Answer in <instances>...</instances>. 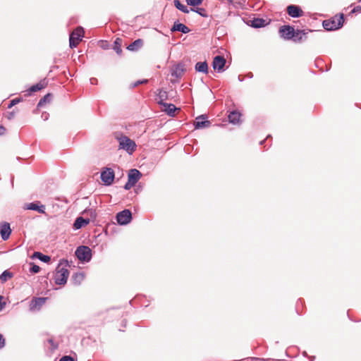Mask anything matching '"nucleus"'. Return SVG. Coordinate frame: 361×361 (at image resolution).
<instances>
[{
    "mask_svg": "<svg viewBox=\"0 0 361 361\" xmlns=\"http://www.w3.org/2000/svg\"><path fill=\"white\" fill-rule=\"evenodd\" d=\"M343 14H341L338 18L335 17L331 19L324 20L322 25L326 30L332 31L341 28L343 26Z\"/></svg>",
    "mask_w": 361,
    "mask_h": 361,
    "instance_id": "f257e3e1",
    "label": "nucleus"
},
{
    "mask_svg": "<svg viewBox=\"0 0 361 361\" xmlns=\"http://www.w3.org/2000/svg\"><path fill=\"white\" fill-rule=\"evenodd\" d=\"M119 142V149L126 150L129 154H132L136 149L135 142L126 135L117 137Z\"/></svg>",
    "mask_w": 361,
    "mask_h": 361,
    "instance_id": "f03ea898",
    "label": "nucleus"
},
{
    "mask_svg": "<svg viewBox=\"0 0 361 361\" xmlns=\"http://www.w3.org/2000/svg\"><path fill=\"white\" fill-rule=\"evenodd\" d=\"M75 256L82 262H89L92 257V250L86 245H80L75 250Z\"/></svg>",
    "mask_w": 361,
    "mask_h": 361,
    "instance_id": "7ed1b4c3",
    "label": "nucleus"
},
{
    "mask_svg": "<svg viewBox=\"0 0 361 361\" xmlns=\"http://www.w3.org/2000/svg\"><path fill=\"white\" fill-rule=\"evenodd\" d=\"M61 264V262L56 268L54 281L57 285H65L69 276V271L66 268L60 267Z\"/></svg>",
    "mask_w": 361,
    "mask_h": 361,
    "instance_id": "20e7f679",
    "label": "nucleus"
},
{
    "mask_svg": "<svg viewBox=\"0 0 361 361\" xmlns=\"http://www.w3.org/2000/svg\"><path fill=\"white\" fill-rule=\"evenodd\" d=\"M83 33V28L82 27H78L70 35L69 46L71 48L73 49L78 46L79 42L82 40Z\"/></svg>",
    "mask_w": 361,
    "mask_h": 361,
    "instance_id": "39448f33",
    "label": "nucleus"
},
{
    "mask_svg": "<svg viewBox=\"0 0 361 361\" xmlns=\"http://www.w3.org/2000/svg\"><path fill=\"white\" fill-rule=\"evenodd\" d=\"M100 178L105 185L109 186L114 180L115 173L111 168L104 167L101 171Z\"/></svg>",
    "mask_w": 361,
    "mask_h": 361,
    "instance_id": "423d86ee",
    "label": "nucleus"
},
{
    "mask_svg": "<svg viewBox=\"0 0 361 361\" xmlns=\"http://www.w3.org/2000/svg\"><path fill=\"white\" fill-rule=\"evenodd\" d=\"M116 219L119 225H127L132 221V213L129 209H123L117 213Z\"/></svg>",
    "mask_w": 361,
    "mask_h": 361,
    "instance_id": "0eeeda50",
    "label": "nucleus"
},
{
    "mask_svg": "<svg viewBox=\"0 0 361 361\" xmlns=\"http://www.w3.org/2000/svg\"><path fill=\"white\" fill-rule=\"evenodd\" d=\"M279 34L284 39L290 40L294 37L295 29L289 25H283L279 28Z\"/></svg>",
    "mask_w": 361,
    "mask_h": 361,
    "instance_id": "6e6552de",
    "label": "nucleus"
},
{
    "mask_svg": "<svg viewBox=\"0 0 361 361\" xmlns=\"http://www.w3.org/2000/svg\"><path fill=\"white\" fill-rule=\"evenodd\" d=\"M226 61L223 56L217 55L214 56L212 62V66L214 70L218 73H221L224 71V66Z\"/></svg>",
    "mask_w": 361,
    "mask_h": 361,
    "instance_id": "1a4fd4ad",
    "label": "nucleus"
},
{
    "mask_svg": "<svg viewBox=\"0 0 361 361\" xmlns=\"http://www.w3.org/2000/svg\"><path fill=\"white\" fill-rule=\"evenodd\" d=\"M207 116L205 114H202L196 118V121L194 122V127L195 129H201L204 128H208L211 125V122L207 120Z\"/></svg>",
    "mask_w": 361,
    "mask_h": 361,
    "instance_id": "9d476101",
    "label": "nucleus"
},
{
    "mask_svg": "<svg viewBox=\"0 0 361 361\" xmlns=\"http://www.w3.org/2000/svg\"><path fill=\"white\" fill-rule=\"evenodd\" d=\"M287 13L292 18H299L303 15V11L297 5L290 4L286 8Z\"/></svg>",
    "mask_w": 361,
    "mask_h": 361,
    "instance_id": "9b49d317",
    "label": "nucleus"
},
{
    "mask_svg": "<svg viewBox=\"0 0 361 361\" xmlns=\"http://www.w3.org/2000/svg\"><path fill=\"white\" fill-rule=\"evenodd\" d=\"M11 233V228L10 224L7 222L0 223V234L4 240L9 238Z\"/></svg>",
    "mask_w": 361,
    "mask_h": 361,
    "instance_id": "f8f14e48",
    "label": "nucleus"
},
{
    "mask_svg": "<svg viewBox=\"0 0 361 361\" xmlns=\"http://www.w3.org/2000/svg\"><path fill=\"white\" fill-rule=\"evenodd\" d=\"M25 209L37 211L40 214H45V205L40 204V202L36 201L25 205Z\"/></svg>",
    "mask_w": 361,
    "mask_h": 361,
    "instance_id": "ddd939ff",
    "label": "nucleus"
},
{
    "mask_svg": "<svg viewBox=\"0 0 361 361\" xmlns=\"http://www.w3.org/2000/svg\"><path fill=\"white\" fill-rule=\"evenodd\" d=\"M171 31L172 32H180L182 33L187 34L190 32V29L183 23L176 21L171 27Z\"/></svg>",
    "mask_w": 361,
    "mask_h": 361,
    "instance_id": "4468645a",
    "label": "nucleus"
},
{
    "mask_svg": "<svg viewBox=\"0 0 361 361\" xmlns=\"http://www.w3.org/2000/svg\"><path fill=\"white\" fill-rule=\"evenodd\" d=\"M158 104L164 107V111L169 116H174L176 110H178L174 104L166 102H158Z\"/></svg>",
    "mask_w": 361,
    "mask_h": 361,
    "instance_id": "2eb2a0df",
    "label": "nucleus"
},
{
    "mask_svg": "<svg viewBox=\"0 0 361 361\" xmlns=\"http://www.w3.org/2000/svg\"><path fill=\"white\" fill-rule=\"evenodd\" d=\"M185 71V65L183 63H179L172 68L171 75L176 77V78H180Z\"/></svg>",
    "mask_w": 361,
    "mask_h": 361,
    "instance_id": "dca6fc26",
    "label": "nucleus"
},
{
    "mask_svg": "<svg viewBox=\"0 0 361 361\" xmlns=\"http://www.w3.org/2000/svg\"><path fill=\"white\" fill-rule=\"evenodd\" d=\"M141 176L142 173L139 170L136 169H133L130 170L128 173V180H129V182L135 185V183L139 180Z\"/></svg>",
    "mask_w": 361,
    "mask_h": 361,
    "instance_id": "f3484780",
    "label": "nucleus"
},
{
    "mask_svg": "<svg viewBox=\"0 0 361 361\" xmlns=\"http://www.w3.org/2000/svg\"><path fill=\"white\" fill-rule=\"evenodd\" d=\"M46 300V298H33L30 304V310L39 309L44 304Z\"/></svg>",
    "mask_w": 361,
    "mask_h": 361,
    "instance_id": "a211bd4d",
    "label": "nucleus"
},
{
    "mask_svg": "<svg viewBox=\"0 0 361 361\" xmlns=\"http://www.w3.org/2000/svg\"><path fill=\"white\" fill-rule=\"evenodd\" d=\"M307 34L304 30H295L294 37L292 38V40L295 42H301L307 39Z\"/></svg>",
    "mask_w": 361,
    "mask_h": 361,
    "instance_id": "6ab92c4d",
    "label": "nucleus"
},
{
    "mask_svg": "<svg viewBox=\"0 0 361 361\" xmlns=\"http://www.w3.org/2000/svg\"><path fill=\"white\" fill-rule=\"evenodd\" d=\"M90 221L89 218H83L82 216L77 217L73 224V228L75 229H80L86 225H87Z\"/></svg>",
    "mask_w": 361,
    "mask_h": 361,
    "instance_id": "aec40b11",
    "label": "nucleus"
},
{
    "mask_svg": "<svg viewBox=\"0 0 361 361\" xmlns=\"http://www.w3.org/2000/svg\"><path fill=\"white\" fill-rule=\"evenodd\" d=\"M45 87L44 83L41 81L35 85H32L27 90L25 91V96H30L32 92L41 90Z\"/></svg>",
    "mask_w": 361,
    "mask_h": 361,
    "instance_id": "412c9836",
    "label": "nucleus"
},
{
    "mask_svg": "<svg viewBox=\"0 0 361 361\" xmlns=\"http://www.w3.org/2000/svg\"><path fill=\"white\" fill-rule=\"evenodd\" d=\"M241 114L237 111H232L228 116V121L231 123L238 124L240 123Z\"/></svg>",
    "mask_w": 361,
    "mask_h": 361,
    "instance_id": "4be33fe9",
    "label": "nucleus"
},
{
    "mask_svg": "<svg viewBox=\"0 0 361 361\" xmlns=\"http://www.w3.org/2000/svg\"><path fill=\"white\" fill-rule=\"evenodd\" d=\"M85 279V274L83 272H76L71 276L72 283L75 285H80Z\"/></svg>",
    "mask_w": 361,
    "mask_h": 361,
    "instance_id": "5701e85b",
    "label": "nucleus"
},
{
    "mask_svg": "<svg viewBox=\"0 0 361 361\" xmlns=\"http://www.w3.org/2000/svg\"><path fill=\"white\" fill-rule=\"evenodd\" d=\"M143 41L141 39H137L130 43L127 49L131 51H136L142 47Z\"/></svg>",
    "mask_w": 361,
    "mask_h": 361,
    "instance_id": "b1692460",
    "label": "nucleus"
},
{
    "mask_svg": "<svg viewBox=\"0 0 361 361\" xmlns=\"http://www.w3.org/2000/svg\"><path fill=\"white\" fill-rule=\"evenodd\" d=\"M195 70L197 72L207 73H208V64L207 61L197 62L195 66Z\"/></svg>",
    "mask_w": 361,
    "mask_h": 361,
    "instance_id": "393cba45",
    "label": "nucleus"
},
{
    "mask_svg": "<svg viewBox=\"0 0 361 361\" xmlns=\"http://www.w3.org/2000/svg\"><path fill=\"white\" fill-rule=\"evenodd\" d=\"M32 259H38L39 260H40L44 263H49L51 261L50 256L44 255L40 252H35L32 254Z\"/></svg>",
    "mask_w": 361,
    "mask_h": 361,
    "instance_id": "a878e982",
    "label": "nucleus"
},
{
    "mask_svg": "<svg viewBox=\"0 0 361 361\" xmlns=\"http://www.w3.org/2000/svg\"><path fill=\"white\" fill-rule=\"evenodd\" d=\"M173 4L175 7L184 13H189L190 8H188L187 6L180 3L179 0H174Z\"/></svg>",
    "mask_w": 361,
    "mask_h": 361,
    "instance_id": "bb28decb",
    "label": "nucleus"
},
{
    "mask_svg": "<svg viewBox=\"0 0 361 361\" xmlns=\"http://www.w3.org/2000/svg\"><path fill=\"white\" fill-rule=\"evenodd\" d=\"M121 44L122 39L120 38H116L114 42L113 49L118 55L122 54Z\"/></svg>",
    "mask_w": 361,
    "mask_h": 361,
    "instance_id": "cd10ccee",
    "label": "nucleus"
},
{
    "mask_svg": "<svg viewBox=\"0 0 361 361\" xmlns=\"http://www.w3.org/2000/svg\"><path fill=\"white\" fill-rule=\"evenodd\" d=\"M190 11L192 12L197 13L202 17H204V18L208 17L207 12L204 8L192 6V8H190Z\"/></svg>",
    "mask_w": 361,
    "mask_h": 361,
    "instance_id": "c85d7f7f",
    "label": "nucleus"
},
{
    "mask_svg": "<svg viewBox=\"0 0 361 361\" xmlns=\"http://www.w3.org/2000/svg\"><path fill=\"white\" fill-rule=\"evenodd\" d=\"M13 276V274L12 272L9 271L8 270H5L0 275V281L1 283H5Z\"/></svg>",
    "mask_w": 361,
    "mask_h": 361,
    "instance_id": "c756f323",
    "label": "nucleus"
},
{
    "mask_svg": "<svg viewBox=\"0 0 361 361\" xmlns=\"http://www.w3.org/2000/svg\"><path fill=\"white\" fill-rule=\"evenodd\" d=\"M51 94L47 93L42 98H41L37 104V108L42 107L44 104L49 103L51 99Z\"/></svg>",
    "mask_w": 361,
    "mask_h": 361,
    "instance_id": "7c9ffc66",
    "label": "nucleus"
},
{
    "mask_svg": "<svg viewBox=\"0 0 361 361\" xmlns=\"http://www.w3.org/2000/svg\"><path fill=\"white\" fill-rule=\"evenodd\" d=\"M264 25L265 20L262 18H254L252 21V26L255 28L262 27Z\"/></svg>",
    "mask_w": 361,
    "mask_h": 361,
    "instance_id": "2f4dec72",
    "label": "nucleus"
},
{
    "mask_svg": "<svg viewBox=\"0 0 361 361\" xmlns=\"http://www.w3.org/2000/svg\"><path fill=\"white\" fill-rule=\"evenodd\" d=\"M159 100L158 102H164V100L168 99V92L163 90H159V94H157Z\"/></svg>",
    "mask_w": 361,
    "mask_h": 361,
    "instance_id": "473e14b6",
    "label": "nucleus"
},
{
    "mask_svg": "<svg viewBox=\"0 0 361 361\" xmlns=\"http://www.w3.org/2000/svg\"><path fill=\"white\" fill-rule=\"evenodd\" d=\"M30 272L32 274H37L40 271V267L34 262H30Z\"/></svg>",
    "mask_w": 361,
    "mask_h": 361,
    "instance_id": "72a5a7b5",
    "label": "nucleus"
},
{
    "mask_svg": "<svg viewBox=\"0 0 361 361\" xmlns=\"http://www.w3.org/2000/svg\"><path fill=\"white\" fill-rule=\"evenodd\" d=\"M147 82H148V80L147 79L139 80H137V81L131 83L130 85V88H135V87H137L140 85L147 84Z\"/></svg>",
    "mask_w": 361,
    "mask_h": 361,
    "instance_id": "f704fd0d",
    "label": "nucleus"
},
{
    "mask_svg": "<svg viewBox=\"0 0 361 361\" xmlns=\"http://www.w3.org/2000/svg\"><path fill=\"white\" fill-rule=\"evenodd\" d=\"M204 0H185L187 4L190 6H197L202 4Z\"/></svg>",
    "mask_w": 361,
    "mask_h": 361,
    "instance_id": "c9c22d12",
    "label": "nucleus"
},
{
    "mask_svg": "<svg viewBox=\"0 0 361 361\" xmlns=\"http://www.w3.org/2000/svg\"><path fill=\"white\" fill-rule=\"evenodd\" d=\"M83 213L89 215L90 217V220H94L97 217V213H96L95 210H94L92 209L85 210Z\"/></svg>",
    "mask_w": 361,
    "mask_h": 361,
    "instance_id": "e433bc0d",
    "label": "nucleus"
},
{
    "mask_svg": "<svg viewBox=\"0 0 361 361\" xmlns=\"http://www.w3.org/2000/svg\"><path fill=\"white\" fill-rule=\"evenodd\" d=\"M22 101H23V99L21 97L15 98L10 102V104H8V107L11 108L12 106H13L14 105L18 104L19 102H20Z\"/></svg>",
    "mask_w": 361,
    "mask_h": 361,
    "instance_id": "4c0bfd02",
    "label": "nucleus"
},
{
    "mask_svg": "<svg viewBox=\"0 0 361 361\" xmlns=\"http://www.w3.org/2000/svg\"><path fill=\"white\" fill-rule=\"evenodd\" d=\"M6 345V339L4 336L0 333V350L4 348Z\"/></svg>",
    "mask_w": 361,
    "mask_h": 361,
    "instance_id": "58836bf2",
    "label": "nucleus"
},
{
    "mask_svg": "<svg viewBox=\"0 0 361 361\" xmlns=\"http://www.w3.org/2000/svg\"><path fill=\"white\" fill-rule=\"evenodd\" d=\"M59 361H75L74 359L69 355L63 356Z\"/></svg>",
    "mask_w": 361,
    "mask_h": 361,
    "instance_id": "ea45409f",
    "label": "nucleus"
},
{
    "mask_svg": "<svg viewBox=\"0 0 361 361\" xmlns=\"http://www.w3.org/2000/svg\"><path fill=\"white\" fill-rule=\"evenodd\" d=\"M47 342L51 345L53 349H56L58 348V345L56 344L52 338H49Z\"/></svg>",
    "mask_w": 361,
    "mask_h": 361,
    "instance_id": "a19ab883",
    "label": "nucleus"
},
{
    "mask_svg": "<svg viewBox=\"0 0 361 361\" xmlns=\"http://www.w3.org/2000/svg\"><path fill=\"white\" fill-rule=\"evenodd\" d=\"M49 113H47L46 111L42 112V114L41 115V118L43 121H47L49 119Z\"/></svg>",
    "mask_w": 361,
    "mask_h": 361,
    "instance_id": "79ce46f5",
    "label": "nucleus"
},
{
    "mask_svg": "<svg viewBox=\"0 0 361 361\" xmlns=\"http://www.w3.org/2000/svg\"><path fill=\"white\" fill-rule=\"evenodd\" d=\"M134 185H135L134 184L129 182V180H128V182L124 185V189L126 190H130Z\"/></svg>",
    "mask_w": 361,
    "mask_h": 361,
    "instance_id": "37998d69",
    "label": "nucleus"
},
{
    "mask_svg": "<svg viewBox=\"0 0 361 361\" xmlns=\"http://www.w3.org/2000/svg\"><path fill=\"white\" fill-rule=\"evenodd\" d=\"M361 12V6H357L353 8V9L351 11L352 13H357Z\"/></svg>",
    "mask_w": 361,
    "mask_h": 361,
    "instance_id": "c03bdc74",
    "label": "nucleus"
},
{
    "mask_svg": "<svg viewBox=\"0 0 361 361\" xmlns=\"http://www.w3.org/2000/svg\"><path fill=\"white\" fill-rule=\"evenodd\" d=\"M249 361H267V360L264 358H259V357H248Z\"/></svg>",
    "mask_w": 361,
    "mask_h": 361,
    "instance_id": "a18cd8bd",
    "label": "nucleus"
},
{
    "mask_svg": "<svg viewBox=\"0 0 361 361\" xmlns=\"http://www.w3.org/2000/svg\"><path fill=\"white\" fill-rule=\"evenodd\" d=\"M3 299H4V297L0 295V311H1L6 305V302L2 301Z\"/></svg>",
    "mask_w": 361,
    "mask_h": 361,
    "instance_id": "49530a36",
    "label": "nucleus"
},
{
    "mask_svg": "<svg viewBox=\"0 0 361 361\" xmlns=\"http://www.w3.org/2000/svg\"><path fill=\"white\" fill-rule=\"evenodd\" d=\"M90 83H91L92 85H97V82H98V81H97V78H90Z\"/></svg>",
    "mask_w": 361,
    "mask_h": 361,
    "instance_id": "de8ad7c7",
    "label": "nucleus"
},
{
    "mask_svg": "<svg viewBox=\"0 0 361 361\" xmlns=\"http://www.w3.org/2000/svg\"><path fill=\"white\" fill-rule=\"evenodd\" d=\"M5 131L6 128L3 126L0 125V135H4L5 133Z\"/></svg>",
    "mask_w": 361,
    "mask_h": 361,
    "instance_id": "09e8293b",
    "label": "nucleus"
},
{
    "mask_svg": "<svg viewBox=\"0 0 361 361\" xmlns=\"http://www.w3.org/2000/svg\"><path fill=\"white\" fill-rule=\"evenodd\" d=\"M221 1H226V0H221ZM226 1L228 3V4H233V0H226Z\"/></svg>",
    "mask_w": 361,
    "mask_h": 361,
    "instance_id": "8fccbe9b",
    "label": "nucleus"
},
{
    "mask_svg": "<svg viewBox=\"0 0 361 361\" xmlns=\"http://www.w3.org/2000/svg\"><path fill=\"white\" fill-rule=\"evenodd\" d=\"M246 76L248 78H252L253 77V74L252 73H248Z\"/></svg>",
    "mask_w": 361,
    "mask_h": 361,
    "instance_id": "3c124183",
    "label": "nucleus"
},
{
    "mask_svg": "<svg viewBox=\"0 0 361 361\" xmlns=\"http://www.w3.org/2000/svg\"><path fill=\"white\" fill-rule=\"evenodd\" d=\"M238 80H239V81H240V82H241V81H243V79L240 78V75L238 76Z\"/></svg>",
    "mask_w": 361,
    "mask_h": 361,
    "instance_id": "603ef678",
    "label": "nucleus"
},
{
    "mask_svg": "<svg viewBox=\"0 0 361 361\" xmlns=\"http://www.w3.org/2000/svg\"><path fill=\"white\" fill-rule=\"evenodd\" d=\"M122 324H123V326H126V322H125L124 321H123V322H122Z\"/></svg>",
    "mask_w": 361,
    "mask_h": 361,
    "instance_id": "864d4df0",
    "label": "nucleus"
},
{
    "mask_svg": "<svg viewBox=\"0 0 361 361\" xmlns=\"http://www.w3.org/2000/svg\"><path fill=\"white\" fill-rule=\"evenodd\" d=\"M264 141H265V140H262V141H261V142H260V145H262V144H263V142H264Z\"/></svg>",
    "mask_w": 361,
    "mask_h": 361,
    "instance_id": "5fc2aeb1",
    "label": "nucleus"
},
{
    "mask_svg": "<svg viewBox=\"0 0 361 361\" xmlns=\"http://www.w3.org/2000/svg\"><path fill=\"white\" fill-rule=\"evenodd\" d=\"M359 2H361V0H358Z\"/></svg>",
    "mask_w": 361,
    "mask_h": 361,
    "instance_id": "6e6d98bb",
    "label": "nucleus"
}]
</instances>
